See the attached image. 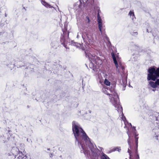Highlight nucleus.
<instances>
[{
    "label": "nucleus",
    "mask_w": 159,
    "mask_h": 159,
    "mask_svg": "<svg viewBox=\"0 0 159 159\" xmlns=\"http://www.w3.org/2000/svg\"><path fill=\"white\" fill-rule=\"evenodd\" d=\"M72 131L76 140H78L79 137H81L86 142L89 141V138L83 129L75 123L72 124Z\"/></svg>",
    "instance_id": "nucleus-1"
},
{
    "label": "nucleus",
    "mask_w": 159,
    "mask_h": 159,
    "mask_svg": "<svg viewBox=\"0 0 159 159\" xmlns=\"http://www.w3.org/2000/svg\"><path fill=\"white\" fill-rule=\"evenodd\" d=\"M148 72L147 79L148 81L152 80L155 81L156 79L159 77V67L157 68L156 69L154 66L150 67Z\"/></svg>",
    "instance_id": "nucleus-2"
},
{
    "label": "nucleus",
    "mask_w": 159,
    "mask_h": 159,
    "mask_svg": "<svg viewBox=\"0 0 159 159\" xmlns=\"http://www.w3.org/2000/svg\"><path fill=\"white\" fill-rule=\"evenodd\" d=\"M138 139L139 138L136 137V136L135 135V143L137 146L136 149L134 151L132 152L130 150L129 148L128 149V152L129 153V159H139V156L137 152Z\"/></svg>",
    "instance_id": "nucleus-3"
},
{
    "label": "nucleus",
    "mask_w": 159,
    "mask_h": 159,
    "mask_svg": "<svg viewBox=\"0 0 159 159\" xmlns=\"http://www.w3.org/2000/svg\"><path fill=\"white\" fill-rule=\"evenodd\" d=\"M112 95H110V102L115 107L119 108L120 107L119 102L117 100L113 97Z\"/></svg>",
    "instance_id": "nucleus-4"
},
{
    "label": "nucleus",
    "mask_w": 159,
    "mask_h": 159,
    "mask_svg": "<svg viewBox=\"0 0 159 159\" xmlns=\"http://www.w3.org/2000/svg\"><path fill=\"white\" fill-rule=\"evenodd\" d=\"M89 143L88 146L92 152V155L93 157H96L97 156V154L96 152V151L98 149L94 147L93 144L90 142V141H89Z\"/></svg>",
    "instance_id": "nucleus-5"
},
{
    "label": "nucleus",
    "mask_w": 159,
    "mask_h": 159,
    "mask_svg": "<svg viewBox=\"0 0 159 159\" xmlns=\"http://www.w3.org/2000/svg\"><path fill=\"white\" fill-rule=\"evenodd\" d=\"M101 12V11L100 10L98 11V13L97 15V21L98 24V26L99 30L101 32H102V20L101 17V16L99 15V13Z\"/></svg>",
    "instance_id": "nucleus-6"
},
{
    "label": "nucleus",
    "mask_w": 159,
    "mask_h": 159,
    "mask_svg": "<svg viewBox=\"0 0 159 159\" xmlns=\"http://www.w3.org/2000/svg\"><path fill=\"white\" fill-rule=\"evenodd\" d=\"M88 40L90 43H93L94 41L93 35L90 33H87L86 34Z\"/></svg>",
    "instance_id": "nucleus-7"
},
{
    "label": "nucleus",
    "mask_w": 159,
    "mask_h": 159,
    "mask_svg": "<svg viewBox=\"0 0 159 159\" xmlns=\"http://www.w3.org/2000/svg\"><path fill=\"white\" fill-rule=\"evenodd\" d=\"M111 55L112 56V58L113 59L114 63L115 65L116 66V68H118V65L117 62V61L116 59V57H115V55L114 53L112 52L111 53Z\"/></svg>",
    "instance_id": "nucleus-8"
},
{
    "label": "nucleus",
    "mask_w": 159,
    "mask_h": 159,
    "mask_svg": "<svg viewBox=\"0 0 159 159\" xmlns=\"http://www.w3.org/2000/svg\"><path fill=\"white\" fill-rule=\"evenodd\" d=\"M41 3L43 5L47 8H51L52 7L50 5L44 1L42 0L41 1Z\"/></svg>",
    "instance_id": "nucleus-9"
},
{
    "label": "nucleus",
    "mask_w": 159,
    "mask_h": 159,
    "mask_svg": "<svg viewBox=\"0 0 159 159\" xmlns=\"http://www.w3.org/2000/svg\"><path fill=\"white\" fill-rule=\"evenodd\" d=\"M41 3L43 5L47 8H51L52 7L50 5L44 1L42 0L41 1Z\"/></svg>",
    "instance_id": "nucleus-10"
},
{
    "label": "nucleus",
    "mask_w": 159,
    "mask_h": 159,
    "mask_svg": "<svg viewBox=\"0 0 159 159\" xmlns=\"http://www.w3.org/2000/svg\"><path fill=\"white\" fill-rule=\"evenodd\" d=\"M149 85L153 88H156L157 87L156 83L152 81L149 82Z\"/></svg>",
    "instance_id": "nucleus-11"
},
{
    "label": "nucleus",
    "mask_w": 159,
    "mask_h": 159,
    "mask_svg": "<svg viewBox=\"0 0 159 159\" xmlns=\"http://www.w3.org/2000/svg\"><path fill=\"white\" fill-rule=\"evenodd\" d=\"M20 148H19V149L16 148V150H18V151H19V153H20L21 152V151H23V150L24 152H23V153L24 154H25V148L23 146H21L20 147Z\"/></svg>",
    "instance_id": "nucleus-12"
},
{
    "label": "nucleus",
    "mask_w": 159,
    "mask_h": 159,
    "mask_svg": "<svg viewBox=\"0 0 159 159\" xmlns=\"http://www.w3.org/2000/svg\"><path fill=\"white\" fill-rule=\"evenodd\" d=\"M129 15L131 16H132V19L133 20L134 19H135V17L134 13L133 11H130L129 13Z\"/></svg>",
    "instance_id": "nucleus-13"
},
{
    "label": "nucleus",
    "mask_w": 159,
    "mask_h": 159,
    "mask_svg": "<svg viewBox=\"0 0 159 159\" xmlns=\"http://www.w3.org/2000/svg\"><path fill=\"white\" fill-rule=\"evenodd\" d=\"M106 89L107 90L108 89V88H103L102 89V91L105 94H107V95H108L109 96V98H110V95H112V94H111L108 93L107 91L106 90Z\"/></svg>",
    "instance_id": "nucleus-14"
},
{
    "label": "nucleus",
    "mask_w": 159,
    "mask_h": 159,
    "mask_svg": "<svg viewBox=\"0 0 159 159\" xmlns=\"http://www.w3.org/2000/svg\"><path fill=\"white\" fill-rule=\"evenodd\" d=\"M101 159H110L106 154L103 153L101 156Z\"/></svg>",
    "instance_id": "nucleus-15"
},
{
    "label": "nucleus",
    "mask_w": 159,
    "mask_h": 159,
    "mask_svg": "<svg viewBox=\"0 0 159 159\" xmlns=\"http://www.w3.org/2000/svg\"><path fill=\"white\" fill-rule=\"evenodd\" d=\"M85 21L88 24L90 23V20L89 16H87L86 17V19L85 20Z\"/></svg>",
    "instance_id": "nucleus-16"
},
{
    "label": "nucleus",
    "mask_w": 159,
    "mask_h": 159,
    "mask_svg": "<svg viewBox=\"0 0 159 159\" xmlns=\"http://www.w3.org/2000/svg\"><path fill=\"white\" fill-rule=\"evenodd\" d=\"M104 84L107 86H110L111 84L110 82L107 79H105L104 82Z\"/></svg>",
    "instance_id": "nucleus-17"
},
{
    "label": "nucleus",
    "mask_w": 159,
    "mask_h": 159,
    "mask_svg": "<svg viewBox=\"0 0 159 159\" xmlns=\"http://www.w3.org/2000/svg\"><path fill=\"white\" fill-rule=\"evenodd\" d=\"M110 91L111 92V93H112V92H113V91H114V93H113V94L114 96H115V97H116V96H117V97L119 99L118 96V95H117V93L116 92H115V91H114V89L113 90H111V89H110Z\"/></svg>",
    "instance_id": "nucleus-18"
},
{
    "label": "nucleus",
    "mask_w": 159,
    "mask_h": 159,
    "mask_svg": "<svg viewBox=\"0 0 159 159\" xmlns=\"http://www.w3.org/2000/svg\"><path fill=\"white\" fill-rule=\"evenodd\" d=\"M84 152L85 155H87V156L88 155L89 153V151L88 150L84 149Z\"/></svg>",
    "instance_id": "nucleus-19"
},
{
    "label": "nucleus",
    "mask_w": 159,
    "mask_h": 159,
    "mask_svg": "<svg viewBox=\"0 0 159 159\" xmlns=\"http://www.w3.org/2000/svg\"><path fill=\"white\" fill-rule=\"evenodd\" d=\"M156 80V81L155 82L156 84V85L157 86V85H159V79H157V78Z\"/></svg>",
    "instance_id": "nucleus-20"
},
{
    "label": "nucleus",
    "mask_w": 159,
    "mask_h": 159,
    "mask_svg": "<svg viewBox=\"0 0 159 159\" xmlns=\"http://www.w3.org/2000/svg\"><path fill=\"white\" fill-rule=\"evenodd\" d=\"M121 150V149L120 148H116L115 149V151H120V150Z\"/></svg>",
    "instance_id": "nucleus-21"
},
{
    "label": "nucleus",
    "mask_w": 159,
    "mask_h": 159,
    "mask_svg": "<svg viewBox=\"0 0 159 159\" xmlns=\"http://www.w3.org/2000/svg\"><path fill=\"white\" fill-rule=\"evenodd\" d=\"M128 143L129 145V146H130V138H129H129H128Z\"/></svg>",
    "instance_id": "nucleus-22"
},
{
    "label": "nucleus",
    "mask_w": 159,
    "mask_h": 159,
    "mask_svg": "<svg viewBox=\"0 0 159 159\" xmlns=\"http://www.w3.org/2000/svg\"><path fill=\"white\" fill-rule=\"evenodd\" d=\"M131 34L133 35H134V34L137 35L138 34V33H137V32H133L131 33Z\"/></svg>",
    "instance_id": "nucleus-23"
},
{
    "label": "nucleus",
    "mask_w": 159,
    "mask_h": 159,
    "mask_svg": "<svg viewBox=\"0 0 159 159\" xmlns=\"http://www.w3.org/2000/svg\"><path fill=\"white\" fill-rule=\"evenodd\" d=\"M71 44H73V45H76V44H77L76 43H74V44L73 43V42H71Z\"/></svg>",
    "instance_id": "nucleus-24"
},
{
    "label": "nucleus",
    "mask_w": 159,
    "mask_h": 159,
    "mask_svg": "<svg viewBox=\"0 0 159 159\" xmlns=\"http://www.w3.org/2000/svg\"><path fill=\"white\" fill-rule=\"evenodd\" d=\"M134 135H135H135L136 136V137H137V136L138 135V134H137L136 133H134Z\"/></svg>",
    "instance_id": "nucleus-25"
},
{
    "label": "nucleus",
    "mask_w": 159,
    "mask_h": 159,
    "mask_svg": "<svg viewBox=\"0 0 159 159\" xmlns=\"http://www.w3.org/2000/svg\"><path fill=\"white\" fill-rule=\"evenodd\" d=\"M98 61H99V62H100L99 64L100 65H101V64L102 63V61L100 60H98Z\"/></svg>",
    "instance_id": "nucleus-26"
},
{
    "label": "nucleus",
    "mask_w": 159,
    "mask_h": 159,
    "mask_svg": "<svg viewBox=\"0 0 159 159\" xmlns=\"http://www.w3.org/2000/svg\"><path fill=\"white\" fill-rule=\"evenodd\" d=\"M53 155L52 154H50V157H52Z\"/></svg>",
    "instance_id": "nucleus-27"
},
{
    "label": "nucleus",
    "mask_w": 159,
    "mask_h": 159,
    "mask_svg": "<svg viewBox=\"0 0 159 159\" xmlns=\"http://www.w3.org/2000/svg\"><path fill=\"white\" fill-rule=\"evenodd\" d=\"M134 130L135 131L136 130V129H135V127H134Z\"/></svg>",
    "instance_id": "nucleus-28"
},
{
    "label": "nucleus",
    "mask_w": 159,
    "mask_h": 159,
    "mask_svg": "<svg viewBox=\"0 0 159 159\" xmlns=\"http://www.w3.org/2000/svg\"><path fill=\"white\" fill-rule=\"evenodd\" d=\"M95 63H96L97 64V61H96Z\"/></svg>",
    "instance_id": "nucleus-29"
},
{
    "label": "nucleus",
    "mask_w": 159,
    "mask_h": 159,
    "mask_svg": "<svg viewBox=\"0 0 159 159\" xmlns=\"http://www.w3.org/2000/svg\"><path fill=\"white\" fill-rule=\"evenodd\" d=\"M69 33H68V36H69Z\"/></svg>",
    "instance_id": "nucleus-30"
},
{
    "label": "nucleus",
    "mask_w": 159,
    "mask_h": 159,
    "mask_svg": "<svg viewBox=\"0 0 159 159\" xmlns=\"http://www.w3.org/2000/svg\"><path fill=\"white\" fill-rule=\"evenodd\" d=\"M125 159H127V158H126Z\"/></svg>",
    "instance_id": "nucleus-31"
}]
</instances>
